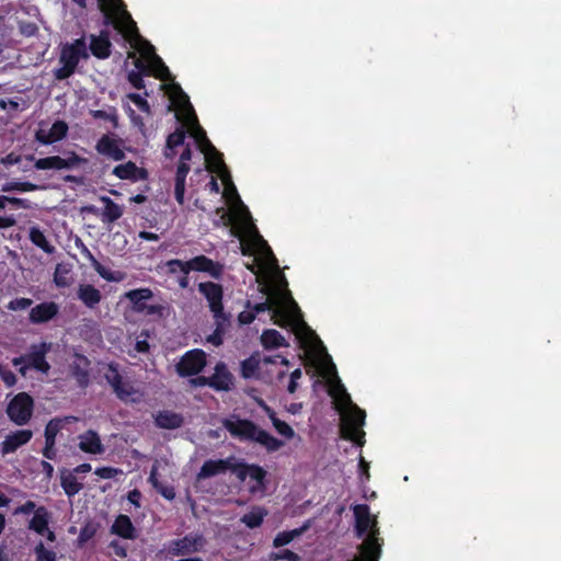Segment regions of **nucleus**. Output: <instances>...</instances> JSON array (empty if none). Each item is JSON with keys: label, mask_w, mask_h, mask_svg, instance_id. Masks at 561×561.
Returning a JSON list of instances; mask_svg holds the SVG:
<instances>
[{"label": "nucleus", "mask_w": 561, "mask_h": 561, "mask_svg": "<svg viewBox=\"0 0 561 561\" xmlns=\"http://www.w3.org/2000/svg\"><path fill=\"white\" fill-rule=\"evenodd\" d=\"M68 131V126L62 121L55 122L50 127L41 125L35 133V139L43 145H50L61 140Z\"/></svg>", "instance_id": "obj_15"}, {"label": "nucleus", "mask_w": 561, "mask_h": 561, "mask_svg": "<svg viewBox=\"0 0 561 561\" xmlns=\"http://www.w3.org/2000/svg\"><path fill=\"white\" fill-rule=\"evenodd\" d=\"M81 252L91 262L93 267H99V261L84 244L81 245Z\"/></svg>", "instance_id": "obj_60"}, {"label": "nucleus", "mask_w": 561, "mask_h": 561, "mask_svg": "<svg viewBox=\"0 0 561 561\" xmlns=\"http://www.w3.org/2000/svg\"><path fill=\"white\" fill-rule=\"evenodd\" d=\"M105 378L110 382V385L113 387V389H115L116 386H118L123 382L121 375L118 374L117 369L113 365H110L108 371L105 374Z\"/></svg>", "instance_id": "obj_49"}, {"label": "nucleus", "mask_w": 561, "mask_h": 561, "mask_svg": "<svg viewBox=\"0 0 561 561\" xmlns=\"http://www.w3.org/2000/svg\"><path fill=\"white\" fill-rule=\"evenodd\" d=\"M84 160L70 152L67 157L50 156L35 160V169L37 170H70L78 167Z\"/></svg>", "instance_id": "obj_11"}, {"label": "nucleus", "mask_w": 561, "mask_h": 561, "mask_svg": "<svg viewBox=\"0 0 561 561\" xmlns=\"http://www.w3.org/2000/svg\"><path fill=\"white\" fill-rule=\"evenodd\" d=\"M39 186L30 182H11L2 186L3 192H32L38 190Z\"/></svg>", "instance_id": "obj_43"}, {"label": "nucleus", "mask_w": 561, "mask_h": 561, "mask_svg": "<svg viewBox=\"0 0 561 561\" xmlns=\"http://www.w3.org/2000/svg\"><path fill=\"white\" fill-rule=\"evenodd\" d=\"M88 358L76 354L73 362L71 363V370L81 386H85L88 383Z\"/></svg>", "instance_id": "obj_31"}, {"label": "nucleus", "mask_w": 561, "mask_h": 561, "mask_svg": "<svg viewBox=\"0 0 561 561\" xmlns=\"http://www.w3.org/2000/svg\"><path fill=\"white\" fill-rule=\"evenodd\" d=\"M188 262V273L191 271L197 272H206L210 276L215 278H219L222 273V265L213 260L206 257L205 255H198L194 259L187 261Z\"/></svg>", "instance_id": "obj_18"}, {"label": "nucleus", "mask_w": 561, "mask_h": 561, "mask_svg": "<svg viewBox=\"0 0 561 561\" xmlns=\"http://www.w3.org/2000/svg\"><path fill=\"white\" fill-rule=\"evenodd\" d=\"M304 530L305 528H296L277 534L273 541L274 547L279 548L290 543L294 539L298 538L304 533Z\"/></svg>", "instance_id": "obj_42"}, {"label": "nucleus", "mask_w": 561, "mask_h": 561, "mask_svg": "<svg viewBox=\"0 0 561 561\" xmlns=\"http://www.w3.org/2000/svg\"><path fill=\"white\" fill-rule=\"evenodd\" d=\"M266 511L262 507H253L249 513L244 514L241 518V522L245 524L249 528L259 527L264 516L266 515Z\"/></svg>", "instance_id": "obj_38"}, {"label": "nucleus", "mask_w": 561, "mask_h": 561, "mask_svg": "<svg viewBox=\"0 0 561 561\" xmlns=\"http://www.w3.org/2000/svg\"><path fill=\"white\" fill-rule=\"evenodd\" d=\"M206 539L201 534H188L169 543V552L173 556H188L204 550Z\"/></svg>", "instance_id": "obj_9"}, {"label": "nucleus", "mask_w": 561, "mask_h": 561, "mask_svg": "<svg viewBox=\"0 0 561 561\" xmlns=\"http://www.w3.org/2000/svg\"><path fill=\"white\" fill-rule=\"evenodd\" d=\"M35 554L37 561H56V553L53 550L46 549L43 542L35 547Z\"/></svg>", "instance_id": "obj_45"}, {"label": "nucleus", "mask_w": 561, "mask_h": 561, "mask_svg": "<svg viewBox=\"0 0 561 561\" xmlns=\"http://www.w3.org/2000/svg\"><path fill=\"white\" fill-rule=\"evenodd\" d=\"M271 560L272 561H280V560L299 561V557L295 552L285 549V550L278 551V552H273L271 554Z\"/></svg>", "instance_id": "obj_46"}, {"label": "nucleus", "mask_w": 561, "mask_h": 561, "mask_svg": "<svg viewBox=\"0 0 561 561\" xmlns=\"http://www.w3.org/2000/svg\"><path fill=\"white\" fill-rule=\"evenodd\" d=\"M119 473H122V470L112 468V467H103V468H98L95 470V474L102 479H112Z\"/></svg>", "instance_id": "obj_52"}, {"label": "nucleus", "mask_w": 561, "mask_h": 561, "mask_svg": "<svg viewBox=\"0 0 561 561\" xmlns=\"http://www.w3.org/2000/svg\"><path fill=\"white\" fill-rule=\"evenodd\" d=\"M302 377V371L300 368H297L295 369L290 376H289V382H288V386H287V391L289 393H294L296 392L297 388H298V381L299 379Z\"/></svg>", "instance_id": "obj_50"}, {"label": "nucleus", "mask_w": 561, "mask_h": 561, "mask_svg": "<svg viewBox=\"0 0 561 561\" xmlns=\"http://www.w3.org/2000/svg\"><path fill=\"white\" fill-rule=\"evenodd\" d=\"M170 99L176 117L182 121L194 138L209 170L217 173L225 185V196L230 203L231 232L240 240L241 253L251 257V262H247L245 266L255 275V279L265 295V301L255 304L251 310L242 311L239 314V321L249 324L254 320L255 314L268 311L271 319L276 324L290 328L296 337L306 346L313 348L322 346L316 333L304 321L301 311L287 288V280L279 272L276 257L267 242L259 233L248 207L238 195L221 154L198 125L188 98Z\"/></svg>", "instance_id": "obj_1"}, {"label": "nucleus", "mask_w": 561, "mask_h": 561, "mask_svg": "<svg viewBox=\"0 0 561 561\" xmlns=\"http://www.w3.org/2000/svg\"><path fill=\"white\" fill-rule=\"evenodd\" d=\"M89 57L84 37L76 39L72 44L66 45L59 58V64H68L75 69L81 59Z\"/></svg>", "instance_id": "obj_12"}, {"label": "nucleus", "mask_w": 561, "mask_h": 561, "mask_svg": "<svg viewBox=\"0 0 561 561\" xmlns=\"http://www.w3.org/2000/svg\"><path fill=\"white\" fill-rule=\"evenodd\" d=\"M274 364L272 357H264L263 359H257L255 357H250L242 362L241 370L242 375L245 378H253L259 376L261 373L267 369V366Z\"/></svg>", "instance_id": "obj_24"}, {"label": "nucleus", "mask_w": 561, "mask_h": 561, "mask_svg": "<svg viewBox=\"0 0 561 561\" xmlns=\"http://www.w3.org/2000/svg\"><path fill=\"white\" fill-rule=\"evenodd\" d=\"M78 439L79 448L84 453L100 455L105 450L99 434L92 430L79 435Z\"/></svg>", "instance_id": "obj_19"}, {"label": "nucleus", "mask_w": 561, "mask_h": 561, "mask_svg": "<svg viewBox=\"0 0 561 561\" xmlns=\"http://www.w3.org/2000/svg\"><path fill=\"white\" fill-rule=\"evenodd\" d=\"M90 50L98 58H107L111 53V42L107 34L101 33L100 35L90 36Z\"/></svg>", "instance_id": "obj_27"}, {"label": "nucleus", "mask_w": 561, "mask_h": 561, "mask_svg": "<svg viewBox=\"0 0 561 561\" xmlns=\"http://www.w3.org/2000/svg\"><path fill=\"white\" fill-rule=\"evenodd\" d=\"M198 290L206 298L219 329L222 324L228 322V317L224 312L222 307V287L213 282H204L198 284Z\"/></svg>", "instance_id": "obj_6"}, {"label": "nucleus", "mask_w": 561, "mask_h": 561, "mask_svg": "<svg viewBox=\"0 0 561 561\" xmlns=\"http://www.w3.org/2000/svg\"><path fill=\"white\" fill-rule=\"evenodd\" d=\"M50 348L51 345L45 342L37 345H32L28 354H26L27 364L32 368L43 374H48L50 365L47 363L45 356L50 351Z\"/></svg>", "instance_id": "obj_17"}, {"label": "nucleus", "mask_w": 561, "mask_h": 561, "mask_svg": "<svg viewBox=\"0 0 561 561\" xmlns=\"http://www.w3.org/2000/svg\"><path fill=\"white\" fill-rule=\"evenodd\" d=\"M261 342L265 348H278L287 345L285 337L274 329L265 330L261 335Z\"/></svg>", "instance_id": "obj_33"}, {"label": "nucleus", "mask_w": 561, "mask_h": 561, "mask_svg": "<svg viewBox=\"0 0 561 561\" xmlns=\"http://www.w3.org/2000/svg\"><path fill=\"white\" fill-rule=\"evenodd\" d=\"M117 397L123 401L137 402L140 400V393L129 383L122 382L114 389Z\"/></svg>", "instance_id": "obj_39"}, {"label": "nucleus", "mask_w": 561, "mask_h": 561, "mask_svg": "<svg viewBox=\"0 0 561 561\" xmlns=\"http://www.w3.org/2000/svg\"><path fill=\"white\" fill-rule=\"evenodd\" d=\"M325 375L330 387L329 392L341 414L342 437L363 446L365 444V432L363 431L366 417L365 411L352 402L351 396L341 382L331 358H329Z\"/></svg>", "instance_id": "obj_3"}, {"label": "nucleus", "mask_w": 561, "mask_h": 561, "mask_svg": "<svg viewBox=\"0 0 561 561\" xmlns=\"http://www.w3.org/2000/svg\"><path fill=\"white\" fill-rule=\"evenodd\" d=\"M125 297L135 306L137 311H141L144 309L141 302L151 299L152 291L149 288H138L127 291Z\"/></svg>", "instance_id": "obj_35"}, {"label": "nucleus", "mask_w": 561, "mask_h": 561, "mask_svg": "<svg viewBox=\"0 0 561 561\" xmlns=\"http://www.w3.org/2000/svg\"><path fill=\"white\" fill-rule=\"evenodd\" d=\"M93 116L95 118L108 119V121H112L114 124H116V115L114 112L107 113L105 111H94Z\"/></svg>", "instance_id": "obj_59"}, {"label": "nucleus", "mask_w": 561, "mask_h": 561, "mask_svg": "<svg viewBox=\"0 0 561 561\" xmlns=\"http://www.w3.org/2000/svg\"><path fill=\"white\" fill-rule=\"evenodd\" d=\"M225 325L226 324H222L218 329V323H216L215 333L213 335L208 336V342L213 343L214 345H220L221 344L220 333L224 330Z\"/></svg>", "instance_id": "obj_58"}, {"label": "nucleus", "mask_w": 561, "mask_h": 561, "mask_svg": "<svg viewBox=\"0 0 561 561\" xmlns=\"http://www.w3.org/2000/svg\"><path fill=\"white\" fill-rule=\"evenodd\" d=\"M61 486L68 496H73L81 491L82 483L78 480L75 472H65L61 474Z\"/></svg>", "instance_id": "obj_34"}, {"label": "nucleus", "mask_w": 561, "mask_h": 561, "mask_svg": "<svg viewBox=\"0 0 561 561\" xmlns=\"http://www.w3.org/2000/svg\"><path fill=\"white\" fill-rule=\"evenodd\" d=\"M124 214V207L116 203L104 207V209L100 213L101 220L103 224H112L118 220Z\"/></svg>", "instance_id": "obj_41"}, {"label": "nucleus", "mask_w": 561, "mask_h": 561, "mask_svg": "<svg viewBox=\"0 0 561 561\" xmlns=\"http://www.w3.org/2000/svg\"><path fill=\"white\" fill-rule=\"evenodd\" d=\"M60 65H61V67L57 68L54 72L56 79H58V80H65V79L69 78L76 70L73 67H71L68 64H60Z\"/></svg>", "instance_id": "obj_51"}, {"label": "nucleus", "mask_w": 561, "mask_h": 561, "mask_svg": "<svg viewBox=\"0 0 561 561\" xmlns=\"http://www.w3.org/2000/svg\"><path fill=\"white\" fill-rule=\"evenodd\" d=\"M95 529L93 526H85L79 534L78 540L82 545L94 536Z\"/></svg>", "instance_id": "obj_54"}, {"label": "nucleus", "mask_w": 561, "mask_h": 561, "mask_svg": "<svg viewBox=\"0 0 561 561\" xmlns=\"http://www.w3.org/2000/svg\"><path fill=\"white\" fill-rule=\"evenodd\" d=\"M32 302L30 298H16L8 304V309L12 311L25 310L31 307Z\"/></svg>", "instance_id": "obj_48"}, {"label": "nucleus", "mask_w": 561, "mask_h": 561, "mask_svg": "<svg viewBox=\"0 0 561 561\" xmlns=\"http://www.w3.org/2000/svg\"><path fill=\"white\" fill-rule=\"evenodd\" d=\"M127 99L130 100L141 112L149 114L150 106L147 100L140 94L130 93L127 95Z\"/></svg>", "instance_id": "obj_47"}, {"label": "nucleus", "mask_w": 561, "mask_h": 561, "mask_svg": "<svg viewBox=\"0 0 561 561\" xmlns=\"http://www.w3.org/2000/svg\"><path fill=\"white\" fill-rule=\"evenodd\" d=\"M185 139V131L183 129H176L174 133L170 134L167 139V146L164 150V154L167 158H173L175 156V148L182 146Z\"/></svg>", "instance_id": "obj_36"}, {"label": "nucleus", "mask_w": 561, "mask_h": 561, "mask_svg": "<svg viewBox=\"0 0 561 561\" xmlns=\"http://www.w3.org/2000/svg\"><path fill=\"white\" fill-rule=\"evenodd\" d=\"M260 405L265 411L274 428L277 431L279 435L284 436L287 439H290L295 436L294 430L286 422L279 420L276 416V413L267 404L261 401Z\"/></svg>", "instance_id": "obj_28"}, {"label": "nucleus", "mask_w": 561, "mask_h": 561, "mask_svg": "<svg viewBox=\"0 0 561 561\" xmlns=\"http://www.w3.org/2000/svg\"><path fill=\"white\" fill-rule=\"evenodd\" d=\"M112 533L126 539H133L135 537V528L130 518L127 515H119L112 525Z\"/></svg>", "instance_id": "obj_29"}, {"label": "nucleus", "mask_w": 561, "mask_h": 561, "mask_svg": "<svg viewBox=\"0 0 561 561\" xmlns=\"http://www.w3.org/2000/svg\"><path fill=\"white\" fill-rule=\"evenodd\" d=\"M30 240L38 248H41L44 252L51 254L55 251V247H53L48 240L46 239L43 231L37 227H32L30 229Z\"/></svg>", "instance_id": "obj_37"}, {"label": "nucleus", "mask_w": 561, "mask_h": 561, "mask_svg": "<svg viewBox=\"0 0 561 561\" xmlns=\"http://www.w3.org/2000/svg\"><path fill=\"white\" fill-rule=\"evenodd\" d=\"M32 436L33 433L30 430H20L8 435L1 444L2 454L15 451L19 447L28 443Z\"/></svg>", "instance_id": "obj_21"}, {"label": "nucleus", "mask_w": 561, "mask_h": 561, "mask_svg": "<svg viewBox=\"0 0 561 561\" xmlns=\"http://www.w3.org/2000/svg\"><path fill=\"white\" fill-rule=\"evenodd\" d=\"M357 536L363 538L360 545L362 561H378L381 553L382 539L378 537L377 517L371 515L366 504L353 507Z\"/></svg>", "instance_id": "obj_4"}, {"label": "nucleus", "mask_w": 561, "mask_h": 561, "mask_svg": "<svg viewBox=\"0 0 561 561\" xmlns=\"http://www.w3.org/2000/svg\"><path fill=\"white\" fill-rule=\"evenodd\" d=\"M237 467L236 459L233 457H229L227 459L213 460L209 459L204 462L202 466L197 478L199 480L207 479L210 477H215L221 473H225L227 470L232 472V469Z\"/></svg>", "instance_id": "obj_16"}, {"label": "nucleus", "mask_w": 561, "mask_h": 561, "mask_svg": "<svg viewBox=\"0 0 561 561\" xmlns=\"http://www.w3.org/2000/svg\"><path fill=\"white\" fill-rule=\"evenodd\" d=\"M9 203L21 208H30V203L26 199L18 197H9Z\"/></svg>", "instance_id": "obj_62"}, {"label": "nucleus", "mask_w": 561, "mask_h": 561, "mask_svg": "<svg viewBox=\"0 0 561 561\" xmlns=\"http://www.w3.org/2000/svg\"><path fill=\"white\" fill-rule=\"evenodd\" d=\"M71 268L67 264H57L54 273V283L57 287H68L71 284Z\"/></svg>", "instance_id": "obj_40"}, {"label": "nucleus", "mask_w": 561, "mask_h": 561, "mask_svg": "<svg viewBox=\"0 0 561 561\" xmlns=\"http://www.w3.org/2000/svg\"><path fill=\"white\" fill-rule=\"evenodd\" d=\"M149 350V344L146 340H139L135 343V351L137 353H146Z\"/></svg>", "instance_id": "obj_63"}, {"label": "nucleus", "mask_w": 561, "mask_h": 561, "mask_svg": "<svg viewBox=\"0 0 561 561\" xmlns=\"http://www.w3.org/2000/svg\"><path fill=\"white\" fill-rule=\"evenodd\" d=\"M33 412V400L25 393L16 394L7 408L9 419L16 425H24L28 422Z\"/></svg>", "instance_id": "obj_7"}, {"label": "nucleus", "mask_w": 561, "mask_h": 561, "mask_svg": "<svg viewBox=\"0 0 561 561\" xmlns=\"http://www.w3.org/2000/svg\"><path fill=\"white\" fill-rule=\"evenodd\" d=\"M96 150L99 153L107 156L115 161L123 160L125 157V153L121 148L118 141L108 136H103L98 141Z\"/></svg>", "instance_id": "obj_25"}, {"label": "nucleus", "mask_w": 561, "mask_h": 561, "mask_svg": "<svg viewBox=\"0 0 561 561\" xmlns=\"http://www.w3.org/2000/svg\"><path fill=\"white\" fill-rule=\"evenodd\" d=\"M154 424L159 428L176 430L184 424V417L170 410L159 411L154 414Z\"/></svg>", "instance_id": "obj_22"}, {"label": "nucleus", "mask_w": 561, "mask_h": 561, "mask_svg": "<svg viewBox=\"0 0 561 561\" xmlns=\"http://www.w3.org/2000/svg\"><path fill=\"white\" fill-rule=\"evenodd\" d=\"M165 267L170 274H188V262L181 260H170L165 263Z\"/></svg>", "instance_id": "obj_44"}, {"label": "nucleus", "mask_w": 561, "mask_h": 561, "mask_svg": "<svg viewBox=\"0 0 561 561\" xmlns=\"http://www.w3.org/2000/svg\"><path fill=\"white\" fill-rule=\"evenodd\" d=\"M0 378L8 387H12L16 382L15 375L2 365H0Z\"/></svg>", "instance_id": "obj_53"}, {"label": "nucleus", "mask_w": 561, "mask_h": 561, "mask_svg": "<svg viewBox=\"0 0 561 561\" xmlns=\"http://www.w3.org/2000/svg\"><path fill=\"white\" fill-rule=\"evenodd\" d=\"M225 428L233 436L242 440H254L271 451L278 450L283 443L257 427L248 420L227 419L224 421Z\"/></svg>", "instance_id": "obj_5"}, {"label": "nucleus", "mask_w": 561, "mask_h": 561, "mask_svg": "<svg viewBox=\"0 0 561 561\" xmlns=\"http://www.w3.org/2000/svg\"><path fill=\"white\" fill-rule=\"evenodd\" d=\"M206 366V354L202 350L187 352L176 365L180 376H194Z\"/></svg>", "instance_id": "obj_10"}, {"label": "nucleus", "mask_w": 561, "mask_h": 561, "mask_svg": "<svg viewBox=\"0 0 561 561\" xmlns=\"http://www.w3.org/2000/svg\"><path fill=\"white\" fill-rule=\"evenodd\" d=\"M49 513L47 510L43 506L37 507L35 510L34 516L30 522V529L34 530L35 533L39 535H44L47 530L48 523H49Z\"/></svg>", "instance_id": "obj_30"}, {"label": "nucleus", "mask_w": 561, "mask_h": 561, "mask_svg": "<svg viewBox=\"0 0 561 561\" xmlns=\"http://www.w3.org/2000/svg\"><path fill=\"white\" fill-rule=\"evenodd\" d=\"M99 7L114 26L130 43L133 48L139 53L140 57H136V53H129L128 57L135 59V70L128 73V81L136 89H142V72H147L159 78L162 81L171 79V73L162 59L156 54L154 47L144 39L137 30L135 21L126 11L122 0H99Z\"/></svg>", "instance_id": "obj_2"}, {"label": "nucleus", "mask_w": 561, "mask_h": 561, "mask_svg": "<svg viewBox=\"0 0 561 561\" xmlns=\"http://www.w3.org/2000/svg\"><path fill=\"white\" fill-rule=\"evenodd\" d=\"M35 510H36L35 503L32 501H27L23 505L19 506L15 510L14 514H30L33 511L35 512Z\"/></svg>", "instance_id": "obj_56"}, {"label": "nucleus", "mask_w": 561, "mask_h": 561, "mask_svg": "<svg viewBox=\"0 0 561 561\" xmlns=\"http://www.w3.org/2000/svg\"><path fill=\"white\" fill-rule=\"evenodd\" d=\"M232 473L243 482L248 483L251 493L262 492L264 490V478L266 472L259 466L238 463L232 469Z\"/></svg>", "instance_id": "obj_8"}, {"label": "nucleus", "mask_w": 561, "mask_h": 561, "mask_svg": "<svg viewBox=\"0 0 561 561\" xmlns=\"http://www.w3.org/2000/svg\"><path fill=\"white\" fill-rule=\"evenodd\" d=\"M77 296L90 309L96 307L102 299L101 291L90 284L79 285Z\"/></svg>", "instance_id": "obj_26"}, {"label": "nucleus", "mask_w": 561, "mask_h": 561, "mask_svg": "<svg viewBox=\"0 0 561 561\" xmlns=\"http://www.w3.org/2000/svg\"><path fill=\"white\" fill-rule=\"evenodd\" d=\"M58 305L55 302H43L30 311V321L32 323H43L51 320L58 313Z\"/></svg>", "instance_id": "obj_23"}, {"label": "nucleus", "mask_w": 561, "mask_h": 561, "mask_svg": "<svg viewBox=\"0 0 561 561\" xmlns=\"http://www.w3.org/2000/svg\"><path fill=\"white\" fill-rule=\"evenodd\" d=\"M112 173L121 180H129L131 182L141 181L147 178L146 170L138 168L131 161L116 165Z\"/></svg>", "instance_id": "obj_20"}, {"label": "nucleus", "mask_w": 561, "mask_h": 561, "mask_svg": "<svg viewBox=\"0 0 561 561\" xmlns=\"http://www.w3.org/2000/svg\"><path fill=\"white\" fill-rule=\"evenodd\" d=\"M94 270L100 274L101 277H103L106 280L115 282L118 280V278L114 277L112 273L107 272L100 263L99 267H94Z\"/></svg>", "instance_id": "obj_61"}, {"label": "nucleus", "mask_w": 561, "mask_h": 561, "mask_svg": "<svg viewBox=\"0 0 561 561\" xmlns=\"http://www.w3.org/2000/svg\"><path fill=\"white\" fill-rule=\"evenodd\" d=\"M192 158V150L187 146L180 157V164L176 170L175 174V183H174V194L175 199L180 205L184 204V193H185V180L186 175L190 171V165L187 164V161H190Z\"/></svg>", "instance_id": "obj_13"}, {"label": "nucleus", "mask_w": 561, "mask_h": 561, "mask_svg": "<svg viewBox=\"0 0 561 561\" xmlns=\"http://www.w3.org/2000/svg\"><path fill=\"white\" fill-rule=\"evenodd\" d=\"M73 416H66L64 419H53L48 422L45 428V440L49 444H55V438L58 432L62 428L65 423L76 421Z\"/></svg>", "instance_id": "obj_32"}, {"label": "nucleus", "mask_w": 561, "mask_h": 561, "mask_svg": "<svg viewBox=\"0 0 561 561\" xmlns=\"http://www.w3.org/2000/svg\"><path fill=\"white\" fill-rule=\"evenodd\" d=\"M194 386H210L217 390H228L231 383V376L224 364H217L215 373L206 378L198 377L192 380Z\"/></svg>", "instance_id": "obj_14"}, {"label": "nucleus", "mask_w": 561, "mask_h": 561, "mask_svg": "<svg viewBox=\"0 0 561 561\" xmlns=\"http://www.w3.org/2000/svg\"><path fill=\"white\" fill-rule=\"evenodd\" d=\"M54 445H55V444H49V443H46V444H45V448H44V451H43V454H44L45 458H47V459H54V457H55V455H56V451H55V449H54Z\"/></svg>", "instance_id": "obj_64"}, {"label": "nucleus", "mask_w": 561, "mask_h": 561, "mask_svg": "<svg viewBox=\"0 0 561 561\" xmlns=\"http://www.w3.org/2000/svg\"><path fill=\"white\" fill-rule=\"evenodd\" d=\"M20 161H21V156L15 154L14 152H11V153L7 154L5 157L1 158L0 163L5 167H9V165L19 163Z\"/></svg>", "instance_id": "obj_55"}, {"label": "nucleus", "mask_w": 561, "mask_h": 561, "mask_svg": "<svg viewBox=\"0 0 561 561\" xmlns=\"http://www.w3.org/2000/svg\"><path fill=\"white\" fill-rule=\"evenodd\" d=\"M157 490L167 500H173L175 497V492L172 486H165V485L160 484V486Z\"/></svg>", "instance_id": "obj_57"}]
</instances>
